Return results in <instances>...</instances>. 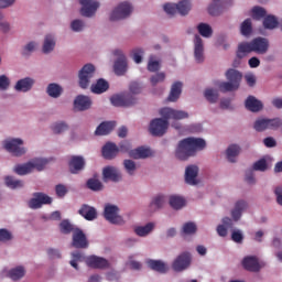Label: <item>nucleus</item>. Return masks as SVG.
<instances>
[{
	"label": "nucleus",
	"instance_id": "nucleus-1",
	"mask_svg": "<svg viewBox=\"0 0 282 282\" xmlns=\"http://www.w3.org/2000/svg\"><path fill=\"white\" fill-rule=\"evenodd\" d=\"M206 149V141L202 138H186L180 141L175 156L177 160H188L191 155H195L197 151Z\"/></svg>",
	"mask_w": 282,
	"mask_h": 282
},
{
	"label": "nucleus",
	"instance_id": "nucleus-2",
	"mask_svg": "<svg viewBox=\"0 0 282 282\" xmlns=\"http://www.w3.org/2000/svg\"><path fill=\"white\" fill-rule=\"evenodd\" d=\"M226 78L229 82H221L218 84L219 90L223 91V94L237 91L241 85V78H243V75L235 68H229L226 72Z\"/></svg>",
	"mask_w": 282,
	"mask_h": 282
},
{
	"label": "nucleus",
	"instance_id": "nucleus-3",
	"mask_svg": "<svg viewBox=\"0 0 282 282\" xmlns=\"http://www.w3.org/2000/svg\"><path fill=\"white\" fill-rule=\"evenodd\" d=\"M164 12L170 17H175V14H181V17H186L188 12H191V1L183 0L180 1L177 4L175 3H165L163 6Z\"/></svg>",
	"mask_w": 282,
	"mask_h": 282
},
{
	"label": "nucleus",
	"instance_id": "nucleus-4",
	"mask_svg": "<svg viewBox=\"0 0 282 282\" xmlns=\"http://www.w3.org/2000/svg\"><path fill=\"white\" fill-rule=\"evenodd\" d=\"M94 74H96V67L93 64H86L83 66L78 74L79 87H82V89H87V87H89L91 78H94Z\"/></svg>",
	"mask_w": 282,
	"mask_h": 282
},
{
	"label": "nucleus",
	"instance_id": "nucleus-5",
	"mask_svg": "<svg viewBox=\"0 0 282 282\" xmlns=\"http://www.w3.org/2000/svg\"><path fill=\"white\" fill-rule=\"evenodd\" d=\"M133 12V7L129 2H121L110 14V21L127 19Z\"/></svg>",
	"mask_w": 282,
	"mask_h": 282
},
{
	"label": "nucleus",
	"instance_id": "nucleus-6",
	"mask_svg": "<svg viewBox=\"0 0 282 282\" xmlns=\"http://www.w3.org/2000/svg\"><path fill=\"white\" fill-rule=\"evenodd\" d=\"M4 149L12 153L15 158H21L25 155V148H23V140L21 139H11L4 142Z\"/></svg>",
	"mask_w": 282,
	"mask_h": 282
},
{
	"label": "nucleus",
	"instance_id": "nucleus-7",
	"mask_svg": "<svg viewBox=\"0 0 282 282\" xmlns=\"http://www.w3.org/2000/svg\"><path fill=\"white\" fill-rule=\"evenodd\" d=\"M169 129V120L156 118L153 119L150 123V132L152 135H156L158 138H162L164 133H166V130Z\"/></svg>",
	"mask_w": 282,
	"mask_h": 282
},
{
	"label": "nucleus",
	"instance_id": "nucleus-8",
	"mask_svg": "<svg viewBox=\"0 0 282 282\" xmlns=\"http://www.w3.org/2000/svg\"><path fill=\"white\" fill-rule=\"evenodd\" d=\"M113 107H133L138 99L133 95H115L110 98Z\"/></svg>",
	"mask_w": 282,
	"mask_h": 282
},
{
	"label": "nucleus",
	"instance_id": "nucleus-9",
	"mask_svg": "<svg viewBox=\"0 0 282 282\" xmlns=\"http://www.w3.org/2000/svg\"><path fill=\"white\" fill-rule=\"evenodd\" d=\"M79 3L82 6V17L91 18L96 14L98 8H100V2L96 0H79Z\"/></svg>",
	"mask_w": 282,
	"mask_h": 282
},
{
	"label": "nucleus",
	"instance_id": "nucleus-10",
	"mask_svg": "<svg viewBox=\"0 0 282 282\" xmlns=\"http://www.w3.org/2000/svg\"><path fill=\"white\" fill-rule=\"evenodd\" d=\"M160 116H162L164 120H186V118H188V112L173 108H162L160 110Z\"/></svg>",
	"mask_w": 282,
	"mask_h": 282
},
{
	"label": "nucleus",
	"instance_id": "nucleus-11",
	"mask_svg": "<svg viewBox=\"0 0 282 282\" xmlns=\"http://www.w3.org/2000/svg\"><path fill=\"white\" fill-rule=\"evenodd\" d=\"M73 248H77L80 250H85L86 248H89V240H87V236L80 228H76L73 232V241H72Z\"/></svg>",
	"mask_w": 282,
	"mask_h": 282
},
{
	"label": "nucleus",
	"instance_id": "nucleus-12",
	"mask_svg": "<svg viewBox=\"0 0 282 282\" xmlns=\"http://www.w3.org/2000/svg\"><path fill=\"white\" fill-rule=\"evenodd\" d=\"M115 56H118V59L115 62L113 69L117 76H124L127 74V56L122 53L121 50L113 51Z\"/></svg>",
	"mask_w": 282,
	"mask_h": 282
},
{
	"label": "nucleus",
	"instance_id": "nucleus-13",
	"mask_svg": "<svg viewBox=\"0 0 282 282\" xmlns=\"http://www.w3.org/2000/svg\"><path fill=\"white\" fill-rule=\"evenodd\" d=\"M191 265V253L183 252L172 263L174 272H184Z\"/></svg>",
	"mask_w": 282,
	"mask_h": 282
},
{
	"label": "nucleus",
	"instance_id": "nucleus-14",
	"mask_svg": "<svg viewBox=\"0 0 282 282\" xmlns=\"http://www.w3.org/2000/svg\"><path fill=\"white\" fill-rule=\"evenodd\" d=\"M43 204H52V197L41 192L34 193L33 198L29 200V207H31L33 210L41 208Z\"/></svg>",
	"mask_w": 282,
	"mask_h": 282
},
{
	"label": "nucleus",
	"instance_id": "nucleus-15",
	"mask_svg": "<svg viewBox=\"0 0 282 282\" xmlns=\"http://www.w3.org/2000/svg\"><path fill=\"white\" fill-rule=\"evenodd\" d=\"M88 268H94L95 270H107L111 264L108 259L97 256H90L86 259Z\"/></svg>",
	"mask_w": 282,
	"mask_h": 282
},
{
	"label": "nucleus",
	"instance_id": "nucleus-16",
	"mask_svg": "<svg viewBox=\"0 0 282 282\" xmlns=\"http://www.w3.org/2000/svg\"><path fill=\"white\" fill-rule=\"evenodd\" d=\"M102 180L104 182H120L122 180V174L116 166H106L102 170Z\"/></svg>",
	"mask_w": 282,
	"mask_h": 282
},
{
	"label": "nucleus",
	"instance_id": "nucleus-17",
	"mask_svg": "<svg viewBox=\"0 0 282 282\" xmlns=\"http://www.w3.org/2000/svg\"><path fill=\"white\" fill-rule=\"evenodd\" d=\"M105 219L110 224H122V216L118 215V206L116 205H106L104 212Z\"/></svg>",
	"mask_w": 282,
	"mask_h": 282
},
{
	"label": "nucleus",
	"instance_id": "nucleus-18",
	"mask_svg": "<svg viewBox=\"0 0 282 282\" xmlns=\"http://www.w3.org/2000/svg\"><path fill=\"white\" fill-rule=\"evenodd\" d=\"M250 43L251 50L256 54H267L270 48V42L265 37H256Z\"/></svg>",
	"mask_w": 282,
	"mask_h": 282
},
{
	"label": "nucleus",
	"instance_id": "nucleus-19",
	"mask_svg": "<svg viewBox=\"0 0 282 282\" xmlns=\"http://www.w3.org/2000/svg\"><path fill=\"white\" fill-rule=\"evenodd\" d=\"M68 169L73 175H77L85 169V158L80 155H73L68 161Z\"/></svg>",
	"mask_w": 282,
	"mask_h": 282
},
{
	"label": "nucleus",
	"instance_id": "nucleus-20",
	"mask_svg": "<svg viewBox=\"0 0 282 282\" xmlns=\"http://www.w3.org/2000/svg\"><path fill=\"white\" fill-rule=\"evenodd\" d=\"M242 268L248 272H259L261 270V264L259 263V258L254 256H247L242 260Z\"/></svg>",
	"mask_w": 282,
	"mask_h": 282
},
{
	"label": "nucleus",
	"instance_id": "nucleus-21",
	"mask_svg": "<svg viewBox=\"0 0 282 282\" xmlns=\"http://www.w3.org/2000/svg\"><path fill=\"white\" fill-rule=\"evenodd\" d=\"M197 175H199V167H197V165H188L185 170L186 184L197 186Z\"/></svg>",
	"mask_w": 282,
	"mask_h": 282
},
{
	"label": "nucleus",
	"instance_id": "nucleus-22",
	"mask_svg": "<svg viewBox=\"0 0 282 282\" xmlns=\"http://www.w3.org/2000/svg\"><path fill=\"white\" fill-rule=\"evenodd\" d=\"M91 108V99L85 95H78L74 100V109L76 111H87Z\"/></svg>",
	"mask_w": 282,
	"mask_h": 282
},
{
	"label": "nucleus",
	"instance_id": "nucleus-23",
	"mask_svg": "<svg viewBox=\"0 0 282 282\" xmlns=\"http://www.w3.org/2000/svg\"><path fill=\"white\" fill-rule=\"evenodd\" d=\"M194 56L197 63H204V41L199 35H195Z\"/></svg>",
	"mask_w": 282,
	"mask_h": 282
},
{
	"label": "nucleus",
	"instance_id": "nucleus-24",
	"mask_svg": "<svg viewBox=\"0 0 282 282\" xmlns=\"http://www.w3.org/2000/svg\"><path fill=\"white\" fill-rule=\"evenodd\" d=\"M78 214L84 217L87 221H94L98 217V212H96V208L84 204L78 210Z\"/></svg>",
	"mask_w": 282,
	"mask_h": 282
},
{
	"label": "nucleus",
	"instance_id": "nucleus-25",
	"mask_svg": "<svg viewBox=\"0 0 282 282\" xmlns=\"http://www.w3.org/2000/svg\"><path fill=\"white\" fill-rule=\"evenodd\" d=\"M245 107L248 109V111L258 113V111L263 109V102H261V100L257 99L254 96H249L245 101Z\"/></svg>",
	"mask_w": 282,
	"mask_h": 282
},
{
	"label": "nucleus",
	"instance_id": "nucleus-26",
	"mask_svg": "<svg viewBox=\"0 0 282 282\" xmlns=\"http://www.w3.org/2000/svg\"><path fill=\"white\" fill-rule=\"evenodd\" d=\"M120 153V149L116 143L108 142L102 147V156L105 160H113Z\"/></svg>",
	"mask_w": 282,
	"mask_h": 282
},
{
	"label": "nucleus",
	"instance_id": "nucleus-27",
	"mask_svg": "<svg viewBox=\"0 0 282 282\" xmlns=\"http://www.w3.org/2000/svg\"><path fill=\"white\" fill-rule=\"evenodd\" d=\"M148 267L150 270H154V272H159L160 274H166L169 272V267L162 260H148Z\"/></svg>",
	"mask_w": 282,
	"mask_h": 282
},
{
	"label": "nucleus",
	"instance_id": "nucleus-28",
	"mask_svg": "<svg viewBox=\"0 0 282 282\" xmlns=\"http://www.w3.org/2000/svg\"><path fill=\"white\" fill-rule=\"evenodd\" d=\"M252 44L250 42H241L238 44L236 56L241 61V58H246V56H248V54H252Z\"/></svg>",
	"mask_w": 282,
	"mask_h": 282
},
{
	"label": "nucleus",
	"instance_id": "nucleus-29",
	"mask_svg": "<svg viewBox=\"0 0 282 282\" xmlns=\"http://www.w3.org/2000/svg\"><path fill=\"white\" fill-rule=\"evenodd\" d=\"M115 128H116L115 121H104L97 127L95 131V135H109V133Z\"/></svg>",
	"mask_w": 282,
	"mask_h": 282
},
{
	"label": "nucleus",
	"instance_id": "nucleus-30",
	"mask_svg": "<svg viewBox=\"0 0 282 282\" xmlns=\"http://www.w3.org/2000/svg\"><path fill=\"white\" fill-rule=\"evenodd\" d=\"M223 225H218L216 230L219 237H228V228H232L235 224L232 223V218L224 217L221 220Z\"/></svg>",
	"mask_w": 282,
	"mask_h": 282
},
{
	"label": "nucleus",
	"instance_id": "nucleus-31",
	"mask_svg": "<svg viewBox=\"0 0 282 282\" xmlns=\"http://www.w3.org/2000/svg\"><path fill=\"white\" fill-rule=\"evenodd\" d=\"M129 156L133 160H145V158H151V150L144 147L137 148L129 152Z\"/></svg>",
	"mask_w": 282,
	"mask_h": 282
},
{
	"label": "nucleus",
	"instance_id": "nucleus-32",
	"mask_svg": "<svg viewBox=\"0 0 282 282\" xmlns=\"http://www.w3.org/2000/svg\"><path fill=\"white\" fill-rule=\"evenodd\" d=\"M33 86H34V79L26 77L18 80L14 86V89L15 91L26 93V91H30V89H32Z\"/></svg>",
	"mask_w": 282,
	"mask_h": 282
},
{
	"label": "nucleus",
	"instance_id": "nucleus-33",
	"mask_svg": "<svg viewBox=\"0 0 282 282\" xmlns=\"http://www.w3.org/2000/svg\"><path fill=\"white\" fill-rule=\"evenodd\" d=\"M246 208H248V203H246L245 200H238L235 204V208L231 210L232 220L239 221V219H241V215H242L243 210H246Z\"/></svg>",
	"mask_w": 282,
	"mask_h": 282
},
{
	"label": "nucleus",
	"instance_id": "nucleus-34",
	"mask_svg": "<svg viewBox=\"0 0 282 282\" xmlns=\"http://www.w3.org/2000/svg\"><path fill=\"white\" fill-rule=\"evenodd\" d=\"M180 96H182V82H176L171 87V91L167 97V100L170 102H177V100L180 99Z\"/></svg>",
	"mask_w": 282,
	"mask_h": 282
},
{
	"label": "nucleus",
	"instance_id": "nucleus-35",
	"mask_svg": "<svg viewBox=\"0 0 282 282\" xmlns=\"http://www.w3.org/2000/svg\"><path fill=\"white\" fill-rule=\"evenodd\" d=\"M225 8L226 2L221 0H214L208 7V12L212 17H219V14H221V10Z\"/></svg>",
	"mask_w": 282,
	"mask_h": 282
},
{
	"label": "nucleus",
	"instance_id": "nucleus-36",
	"mask_svg": "<svg viewBox=\"0 0 282 282\" xmlns=\"http://www.w3.org/2000/svg\"><path fill=\"white\" fill-rule=\"evenodd\" d=\"M170 206L174 210H182V208L186 206V199H184L182 196L172 195L170 196Z\"/></svg>",
	"mask_w": 282,
	"mask_h": 282
},
{
	"label": "nucleus",
	"instance_id": "nucleus-37",
	"mask_svg": "<svg viewBox=\"0 0 282 282\" xmlns=\"http://www.w3.org/2000/svg\"><path fill=\"white\" fill-rule=\"evenodd\" d=\"M109 89V82L102 78L98 79L96 84L91 86L93 94H105Z\"/></svg>",
	"mask_w": 282,
	"mask_h": 282
},
{
	"label": "nucleus",
	"instance_id": "nucleus-38",
	"mask_svg": "<svg viewBox=\"0 0 282 282\" xmlns=\"http://www.w3.org/2000/svg\"><path fill=\"white\" fill-rule=\"evenodd\" d=\"M54 47H56V40L52 34L46 35L44 39L42 52L44 54H50V52H54Z\"/></svg>",
	"mask_w": 282,
	"mask_h": 282
},
{
	"label": "nucleus",
	"instance_id": "nucleus-39",
	"mask_svg": "<svg viewBox=\"0 0 282 282\" xmlns=\"http://www.w3.org/2000/svg\"><path fill=\"white\" fill-rule=\"evenodd\" d=\"M46 94H48L51 98H61L63 87L56 83L50 84L46 88Z\"/></svg>",
	"mask_w": 282,
	"mask_h": 282
},
{
	"label": "nucleus",
	"instance_id": "nucleus-40",
	"mask_svg": "<svg viewBox=\"0 0 282 282\" xmlns=\"http://www.w3.org/2000/svg\"><path fill=\"white\" fill-rule=\"evenodd\" d=\"M76 228L69 220L64 219L59 223V231L62 232V235H70V232L74 234V231L76 230Z\"/></svg>",
	"mask_w": 282,
	"mask_h": 282
},
{
	"label": "nucleus",
	"instance_id": "nucleus-41",
	"mask_svg": "<svg viewBox=\"0 0 282 282\" xmlns=\"http://www.w3.org/2000/svg\"><path fill=\"white\" fill-rule=\"evenodd\" d=\"M23 276H25V268L23 267H17L9 271V278L12 281H20V279H23Z\"/></svg>",
	"mask_w": 282,
	"mask_h": 282
},
{
	"label": "nucleus",
	"instance_id": "nucleus-42",
	"mask_svg": "<svg viewBox=\"0 0 282 282\" xmlns=\"http://www.w3.org/2000/svg\"><path fill=\"white\" fill-rule=\"evenodd\" d=\"M226 153L227 160H229V162H236L235 158L241 153V148L237 144H231L228 147Z\"/></svg>",
	"mask_w": 282,
	"mask_h": 282
},
{
	"label": "nucleus",
	"instance_id": "nucleus-43",
	"mask_svg": "<svg viewBox=\"0 0 282 282\" xmlns=\"http://www.w3.org/2000/svg\"><path fill=\"white\" fill-rule=\"evenodd\" d=\"M153 228H155V225L153 223H149L145 226L135 227L134 232L138 235V237H147V235H149Z\"/></svg>",
	"mask_w": 282,
	"mask_h": 282
},
{
	"label": "nucleus",
	"instance_id": "nucleus-44",
	"mask_svg": "<svg viewBox=\"0 0 282 282\" xmlns=\"http://www.w3.org/2000/svg\"><path fill=\"white\" fill-rule=\"evenodd\" d=\"M198 33L200 36H204V39H210L213 36V28H210L207 23H199L197 25Z\"/></svg>",
	"mask_w": 282,
	"mask_h": 282
},
{
	"label": "nucleus",
	"instance_id": "nucleus-45",
	"mask_svg": "<svg viewBox=\"0 0 282 282\" xmlns=\"http://www.w3.org/2000/svg\"><path fill=\"white\" fill-rule=\"evenodd\" d=\"M164 204H166V197L164 195H156L152 199L150 207L154 208V210H160V208H162Z\"/></svg>",
	"mask_w": 282,
	"mask_h": 282
},
{
	"label": "nucleus",
	"instance_id": "nucleus-46",
	"mask_svg": "<svg viewBox=\"0 0 282 282\" xmlns=\"http://www.w3.org/2000/svg\"><path fill=\"white\" fill-rule=\"evenodd\" d=\"M6 185L8 186V188H23V181L21 180H15L12 176H6L4 178Z\"/></svg>",
	"mask_w": 282,
	"mask_h": 282
},
{
	"label": "nucleus",
	"instance_id": "nucleus-47",
	"mask_svg": "<svg viewBox=\"0 0 282 282\" xmlns=\"http://www.w3.org/2000/svg\"><path fill=\"white\" fill-rule=\"evenodd\" d=\"M242 36H250L252 34V20L246 19L240 26Z\"/></svg>",
	"mask_w": 282,
	"mask_h": 282
},
{
	"label": "nucleus",
	"instance_id": "nucleus-48",
	"mask_svg": "<svg viewBox=\"0 0 282 282\" xmlns=\"http://www.w3.org/2000/svg\"><path fill=\"white\" fill-rule=\"evenodd\" d=\"M204 96L208 102L215 104L219 100V93L213 88H207L204 93Z\"/></svg>",
	"mask_w": 282,
	"mask_h": 282
},
{
	"label": "nucleus",
	"instance_id": "nucleus-49",
	"mask_svg": "<svg viewBox=\"0 0 282 282\" xmlns=\"http://www.w3.org/2000/svg\"><path fill=\"white\" fill-rule=\"evenodd\" d=\"M14 173H17V175H28V173H32V163L28 162L22 165H17Z\"/></svg>",
	"mask_w": 282,
	"mask_h": 282
},
{
	"label": "nucleus",
	"instance_id": "nucleus-50",
	"mask_svg": "<svg viewBox=\"0 0 282 282\" xmlns=\"http://www.w3.org/2000/svg\"><path fill=\"white\" fill-rule=\"evenodd\" d=\"M263 25L265 30H274V28L279 25V20H276V17L274 15H268L263 20Z\"/></svg>",
	"mask_w": 282,
	"mask_h": 282
},
{
	"label": "nucleus",
	"instance_id": "nucleus-51",
	"mask_svg": "<svg viewBox=\"0 0 282 282\" xmlns=\"http://www.w3.org/2000/svg\"><path fill=\"white\" fill-rule=\"evenodd\" d=\"M87 188L90 191H102V183L98 178H89L87 181Z\"/></svg>",
	"mask_w": 282,
	"mask_h": 282
},
{
	"label": "nucleus",
	"instance_id": "nucleus-52",
	"mask_svg": "<svg viewBox=\"0 0 282 282\" xmlns=\"http://www.w3.org/2000/svg\"><path fill=\"white\" fill-rule=\"evenodd\" d=\"M267 124H268V129H270L271 131H276L282 127V119L281 118L267 119Z\"/></svg>",
	"mask_w": 282,
	"mask_h": 282
},
{
	"label": "nucleus",
	"instance_id": "nucleus-53",
	"mask_svg": "<svg viewBox=\"0 0 282 282\" xmlns=\"http://www.w3.org/2000/svg\"><path fill=\"white\" fill-rule=\"evenodd\" d=\"M183 235H195L197 232V225L195 223H185L183 225Z\"/></svg>",
	"mask_w": 282,
	"mask_h": 282
},
{
	"label": "nucleus",
	"instance_id": "nucleus-54",
	"mask_svg": "<svg viewBox=\"0 0 282 282\" xmlns=\"http://www.w3.org/2000/svg\"><path fill=\"white\" fill-rule=\"evenodd\" d=\"M30 164H32V171H34V169H36V171H43V169H45V165L47 164V160L34 159L30 161Z\"/></svg>",
	"mask_w": 282,
	"mask_h": 282
},
{
	"label": "nucleus",
	"instance_id": "nucleus-55",
	"mask_svg": "<svg viewBox=\"0 0 282 282\" xmlns=\"http://www.w3.org/2000/svg\"><path fill=\"white\" fill-rule=\"evenodd\" d=\"M253 129H256L258 132L267 131V129H268V119L262 118V119L256 120V122L253 124Z\"/></svg>",
	"mask_w": 282,
	"mask_h": 282
},
{
	"label": "nucleus",
	"instance_id": "nucleus-56",
	"mask_svg": "<svg viewBox=\"0 0 282 282\" xmlns=\"http://www.w3.org/2000/svg\"><path fill=\"white\" fill-rule=\"evenodd\" d=\"M166 79V74L164 73H158L155 75H153L150 78V83L153 87H155V85H158L159 83H164V80Z\"/></svg>",
	"mask_w": 282,
	"mask_h": 282
},
{
	"label": "nucleus",
	"instance_id": "nucleus-57",
	"mask_svg": "<svg viewBox=\"0 0 282 282\" xmlns=\"http://www.w3.org/2000/svg\"><path fill=\"white\" fill-rule=\"evenodd\" d=\"M143 54H144V51L142 48H133L131 56H132L134 63H137V64L142 63Z\"/></svg>",
	"mask_w": 282,
	"mask_h": 282
},
{
	"label": "nucleus",
	"instance_id": "nucleus-58",
	"mask_svg": "<svg viewBox=\"0 0 282 282\" xmlns=\"http://www.w3.org/2000/svg\"><path fill=\"white\" fill-rule=\"evenodd\" d=\"M267 12H265V9L261 8V7H254L252 9V18L253 19H264Z\"/></svg>",
	"mask_w": 282,
	"mask_h": 282
},
{
	"label": "nucleus",
	"instance_id": "nucleus-59",
	"mask_svg": "<svg viewBox=\"0 0 282 282\" xmlns=\"http://www.w3.org/2000/svg\"><path fill=\"white\" fill-rule=\"evenodd\" d=\"M231 240H234L235 243H243V232L239 229L232 230Z\"/></svg>",
	"mask_w": 282,
	"mask_h": 282
},
{
	"label": "nucleus",
	"instance_id": "nucleus-60",
	"mask_svg": "<svg viewBox=\"0 0 282 282\" xmlns=\"http://www.w3.org/2000/svg\"><path fill=\"white\" fill-rule=\"evenodd\" d=\"M253 171H268V161L260 159L253 164Z\"/></svg>",
	"mask_w": 282,
	"mask_h": 282
},
{
	"label": "nucleus",
	"instance_id": "nucleus-61",
	"mask_svg": "<svg viewBox=\"0 0 282 282\" xmlns=\"http://www.w3.org/2000/svg\"><path fill=\"white\" fill-rule=\"evenodd\" d=\"M123 166L129 175H133V173H135V162L131 160H124Z\"/></svg>",
	"mask_w": 282,
	"mask_h": 282
},
{
	"label": "nucleus",
	"instance_id": "nucleus-62",
	"mask_svg": "<svg viewBox=\"0 0 282 282\" xmlns=\"http://www.w3.org/2000/svg\"><path fill=\"white\" fill-rule=\"evenodd\" d=\"M53 133H64V131H67L68 126L65 122L55 123L52 127Z\"/></svg>",
	"mask_w": 282,
	"mask_h": 282
},
{
	"label": "nucleus",
	"instance_id": "nucleus-63",
	"mask_svg": "<svg viewBox=\"0 0 282 282\" xmlns=\"http://www.w3.org/2000/svg\"><path fill=\"white\" fill-rule=\"evenodd\" d=\"M160 69V62L153 61V57H150L148 63V70L149 72H159Z\"/></svg>",
	"mask_w": 282,
	"mask_h": 282
},
{
	"label": "nucleus",
	"instance_id": "nucleus-64",
	"mask_svg": "<svg viewBox=\"0 0 282 282\" xmlns=\"http://www.w3.org/2000/svg\"><path fill=\"white\" fill-rule=\"evenodd\" d=\"M57 197H65L67 195V186L58 184L55 186Z\"/></svg>",
	"mask_w": 282,
	"mask_h": 282
}]
</instances>
